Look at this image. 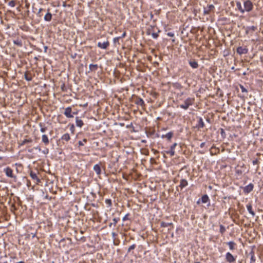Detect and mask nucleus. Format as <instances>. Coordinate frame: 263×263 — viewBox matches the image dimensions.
<instances>
[{
  "mask_svg": "<svg viewBox=\"0 0 263 263\" xmlns=\"http://www.w3.org/2000/svg\"><path fill=\"white\" fill-rule=\"evenodd\" d=\"M195 99L194 98H187L184 101L183 103L180 105V107L186 110L189 108V106L192 105L194 103Z\"/></svg>",
  "mask_w": 263,
  "mask_h": 263,
  "instance_id": "f257e3e1",
  "label": "nucleus"
},
{
  "mask_svg": "<svg viewBox=\"0 0 263 263\" xmlns=\"http://www.w3.org/2000/svg\"><path fill=\"white\" fill-rule=\"evenodd\" d=\"M245 12H250L253 8V4L250 0H247L244 2L243 3Z\"/></svg>",
  "mask_w": 263,
  "mask_h": 263,
  "instance_id": "f03ea898",
  "label": "nucleus"
},
{
  "mask_svg": "<svg viewBox=\"0 0 263 263\" xmlns=\"http://www.w3.org/2000/svg\"><path fill=\"white\" fill-rule=\"evenodd\" d=\"M226 260L229 263H233L236 261V257H234L230 252H227L226 254Z\"/></svg>",
  "mask_w": 263,
  "mask_h": 263,
  "instance_id": "7ed1b4c3",
  "label": "nucleus"
},
{
  "mask_svg": "<svg viewBox=\"0 0 263 263\" xmlns=\"http://www.w3.org/2000/svg\"><path fill=\"white\" fill-rule=\"evenodd\" d=\"M254 188V184L252 183H250L248 185L245 186L243 189V191L245 194H247L250 193L253 191Z\"/></svg>",
  "mask_w": 263,
  "mask_h": 263,
  "instance_id": "20e7f679",
  "label": "nucleus"
},
{
  "mask_svg": "<svg viewBox=\"0 0 263 263\" xmlns=\"http://www.w3.org/2000/svg\"><path fill=\"white\" fill-rule=\"evenodd\" d=\"M134 103L137 105H139V106H145V102L144 101H143V100L140 98L138 96H136L135 99H134Z\"/></svg>",
  "mask_w": 263,
  "mask_h": 263,
  "instance_id": "39448f33",
  "label": "nucleus"
},
{
  "mask_svg": "<svg viewBox=\"0 0 263 263\" xmlns=\"http://www.w3.org/2000/svg\"><path fill=\"white\" fill-rule=\"evenodd\" d=\"M4 172L5 173L7 177H10V178H14V176L13 174V170L9 167H7L6 168H4Z\"/></svg>",
  "mask_w": 263,
  "mask_h": 263,
  "instance_id": "423d86ee",
  "label": "nucleus"
},
{
  "mask_svg": "<svg viewBox=\"0 0 263 263\" xmlns=\"http://www.w3.org/2000/svg\"><path fill=\"white\" fill-rule=\"evenodd\" d=\"M109 45V43L108 41H106V42H104L103 43H101L100 42H98L97 44V46L99 48L106 49L107 48V47Z\"/></svg>",
  "mask_w": 263,
  "mask_h": 263,
  "instance_id": "0eeeda50",
  "label": "nucleus"
},
{
  "mask_svg": "<svg viewBox=\"0 0 263 263\" xmlns=\"http://www.w3.org/2000/svg\"><path fill=\"white\" fill-rule=\"evenodd\" d=\"M177 145V143H174L170 147V149L168 151H165V153L167 154H170L171 156H173L175 155V148L176 146Z\"/></svg>",
  "mask_w": 263,
  "mask_h": 263,
  "instance_id": "6e6552de",
  "label": "nucleus"
},
{
  "mask_svg": "<svg viewBox=\"0 0 263 263\" xmlns=\"http://www.w3.org/2000/svg\"><path fill=\"white\" fill-rule=\"evenodd\" d=\"M236 51L239 55H241L247 53L248 52V49L240 46L237 48Z\"/></svg>",
  "mask_w": 263,
  "mask_h": 263,
  "instance_id": "1a4fd4ad",
  "label": "nucleus"
},
{
  "mask_svg": "<svg viewBox=\"0 0 263 263\" xmlns=\"http://www.w3.org/2000/svg\"><path fill=\"white\" fill-rule=\"evenodd\" d=\"M197 119H198V121L197 124L196 125V127L198 129L203 128L204 127V123L202 118L198 117H197Z\"/></svg>",
  "mask_w": 263,
  "mask_h": 263,
  "instance_id": "9d476101",
  "label": "nucleus"
},
{
  "mask_svg": "<svg viewBox=\"0 0 263 263\" xmlns=\"http://www.w3.org/2000/svg\"><path fill=\"white\" fill-rule=\"evenodd\" d=\"M173 135H174L173 132H170L167 133L165 135H162L161 136V137L162 139L166 138L168 141H170L171 139L172 138Z\"/></svg>",
  "mask_w": 263,
  "mask_h": 263,
  "instance_id": "9b49d317",
  "label": "nucleus"
},
{
  "mask_svg": "<svg viewBox=\"0 0 263 263\" xmlns=\"http://www.w3.org/2000/svg\"><path fill=\"white\" fill-rule=\"evenodd\" d=\"M214 9V6L213 5H209L208 6V8H204L203 13L204 14H209L211 11H213Z\"/></svg>",
  "mask_w": 263,
  "mask_h": 263,
  "instance_id": "f8f14e48",
  "label": "nucleus"
},
{
  "mask_svg": "<svg viewBox=\"0 0 263 263\" xmlns=\"http://www.w3.org/2000/svg\"><path fill=\"white\" fill-rule=\"evenodd\" d=\"M188 185V182L186 179H182L180 180V184L179 187H180L181 190L186 187Z\"/></svg>",
  "mask_w": 263,
  "mask_h": 263,
  "instance_id": "ddd939ff",
  "label": "nucleus"
},
{
  "mask_svg": "<svg viewBox=\"0 0 263 263\" xmlns=\"http://www.w3.org/2000/svg\"><path fill=\"white\" fill-rule=\"evenodd\" d=\"M42 141L45 145H48L49 143V140L48 136L44 134L42 136Z\"/></svg>",
  "mask_w": 263,
  "mask_h": 263,
  "instance_id": "4468645a",
  "label": "nucleus"
},
{
  "mask_svg": "<svg viewBox=\"0 0 263 263\" xmlns=\"http://www.w3.org/2000/svg\"><path fill=\"white\" fill-rule=\"evenodd\" d=\"M189 65L192 67L193 68L195 69L197 68L198 67V64L197 62H196L195 60H190L189 62Z\"/></svg>",
  "mask_w": 263,
  "mask_h": 263,
  "instance_id": "2eb2a0df",
  "label": "nucleus"
},
{
  "mask_svg": "<svg viewBox=\"0 0 263 263\" xmlns=\"http://www.w3.org/2000/svg\"><path fill=\"white\" fill-rule=\"evenodd\" d=\"M249 255L251 256L250 258V263H255L256 258L255 257V253L254 251L252 250L249 253Z\"/></svg>",
  "mask_w": 263,
  "mask_h": 263,
  "instance_id": "dca6fc26",
  "label": "nucleus"
},
{
  "mask_svg": "<svg viewBox=\"0 0 263 263\" xmlns=\"http://www.w3.org/2000/svg\"><path fill=\"white\" fill-rule=\"evenodd\" d=\"M247 210L250 214L254 217L255 215V212L252 210V206L251 203H249L246 205Z\"/></svg>",
  "mask_w": 263,
  "mask_h": 263,
  "instance_id": "f3484780",
  "label": "nucleus"
},
{
  "mask_svg": "<svg viewBox=\"0 0 263 263\" xmlns=\"http://www.w3.org/2000/svg\"><path fill=\"white\" fill-rule=\"evenodd\" d=\"M227 244L229 246L230 250H234L236 246V243L232 241L227 242Z\"/></svg>",
  "mask_w": 263,
  "mask_h": 263,
  "instance_id": "a211bd4d",
  "label": "nucleus"
},
{
  "mask_svg": "<svg viewBox=\"0 0 263 263\" xmlns=\"http://www.w3.org/2000/svg\"><path fill=\"white\" fill-rule=\"evenodd\" d=\"M256 29V27L252 26H249L247 27L246 28V33L248 34L250 32L253 33L255 30Z\"/></svg>",
  "mask_w": 263,
  "mask_h": 263,
  "instance_id": "6ab92c4d",
  "label": "nucleus"
},
{
  "mask_svg": "<svg viewBox=\"0 0 263 263\" xmlns=\"http://www.w3.org/2000/svg\"><path fill=\"white\" fill-rule=\"evenodd\" d=\"M93 170L97 175H100L101 173V167L99 164H95L93 166Z\"/></svg>",
  "mask_w": 263,
  "mask_h": 263,
  "instance_id": "aec40b11",
  "label": "nucleus"
},
{
  "mask_svg": "<svg viewBox=\"0 0 263 263\" xmlns=\"http://www.w3.org/2000/svg\"><path fill=\"white\" fill-rule=\"evenodd\" d=\"M52 14L50 12H48L44 16V20L47 22H49L52 19Z\"/></svg>",
  "mask_w": 263,
  "mask_h": 263,
  "instance_id": "412c9836",
  "label": "nucleus"
},
{
  "mask_svg": "<svg viewBox=\"0 0 263 263\" xmlns=\"http://www.w3.org/2000/svg\"><path fill=\"white\" fill-rule=\"evenodd\" d=\"M236 5L237 8L239 11H240L241 13H243L245 12V10H243V9L242 8L241 3L240 2L237 1L236 2Z\"/></svg>",
  "mask_w": 263,
  "mask_h": 263,
  "instance_id": "4be33fe9",
  "label": "nucleus"
},
{
  "mask_svg": "<svg viewBox=\"0 0 263 263\" xmlns=\"http://www.w3.org/2000/svg\"><path fill=\"white\" fill-rule=\"evenodd\" d=\"M39 126L40 127V131L42 133H45L47 129V126H46L45 124L43 123H40Z\"/></svg>",
  "mask_w": 263,
  "mask_h": 263,
  "instance_id": "5701e85b",
  "label": "nucleus"
},
{
  "mask_svg": "<svg viewBox=\"0 0 263 263\" xmlns=\"http://www.w3.org/2000/svg\"><path fill=\"white\" fill-rule=\"evenodd\" d=\"M30 176L32 179L36 181V183H39L40 181V179L38 178V177L35 173L31 172L30 173Z\"/></svg>",
  "mask_w": 263,
  "mask_h": 263,
  "instance_id": "b1692460",
  "label": "nucleus"
},
{
  "mask_svg": "<svg viewBox=\"0 0 263 263\" xmlns=\"http://www.w3.org/2000/svg\"><path fill=\"white\" fill-rule=\"evenodd\" d=\"M201 200L202 203H205L208 202H210V199L206 194L203 195L201 197Z\"/></svg>",
  "mask_w": 263,
  "mask_h": 263,
  "instance_id": "393cba45",
  "label": "nucleus"
},
{
  "mask_svg": "<svg viewBox=\"0 0 263 263\" xmlns=\"http://www.w3.org/2000/svg\"><path fill=\"white\" fill-rule=\"evenodd\" d=\"M89 68L90 71H96L98 68V66L97 64H90L89 66Z\"/></svg>",
  "mask_w": 263,
  "mask_h": 263,
  "instance_id": "a878e982",
  "label": "nucleus"
},
{
  "mask_svg": "<svg viewBox=\"0 0 263 263\" xmlns=\"http://www.w3.org/2000/svg\"><path fill=\"white\" fill-rule=\"evenodd\" d=\"M76 125L78 127H81L83 125V121L81 119H79L78 117H77L76 119Z\"/></svg>",
  "mask_w": 263,
  "mask_h": 263,
  "instance_id": "bb28decb",
  "label": "nucleus"
},
{
  "mask_svg": "<svg viewBox=\"0 0 263 263\" xmlns=\"http://www.w3.org/2000/svg\"><path fill=\"white\" fill-rule=\"evenodd\" d=\"M13 43L19 47H22L23 45L22 41L20 39H17L16 40H13Z\"/></svg>",
  "mask_w": 263,
  "mask_h": 263,
  "instance_id": "cd10ccee",
  "label": "nucleus"
},
{
  "mask_svg": "<svg viewBox=\"0 0 263 263\" xmlns=\"http://www.w3.org/2000/svg\"><path fill=\"white\" fill-rule=\"evenodd\" d=\"M160 226L161 227L165 228V227H167L168 226H173V223H172V222H165L162 221L161 222Z\"/></svg>",
  "mask_w": 263,
  "mask_h": 263,
  "instance_id": "c85d7f7f",
  "label": "nucleus"
},
{
  "mask_svg": "<svg viewBox=\"0 0 263 263\" xmlns=\"http://www.w3.org/2000/svg\"><path fill=\"white\" fill-rule=\"evenodd\" d=\"M113 222H111L109 224L108 226L111 228L112 227V225H114V226H115L117 224V223L120 220V218L119 217H118V218H114L113 219Z\"/></svg>",
  "mask_w": 263,
  "mask_h": 263,
  "instance_id": "c756f323",
  "label": "nucleus"
},
{
  "mask_svg": "<svg viewBox=\"0 0 263 263\" xmlns=\"http://www.w3.org/2000/svg\"><path fill=\"white\" fill-rule=\"evenodd\" d=\"M72 110L71 108L70 107H67V118L73 117V115L71 114Z\"/></svg>",
  "mask_w": 263,
  "mask_h": 263,
  "instance_id": "7c9ffc66",
  "label": "nucleus"
},
{
  "mask_svg": "<svg viewBox=\"0 0 263 263\" xmlns=\"http://www.w3.org/2000/svg\"><path fill=\"white\" fill-rule=\"evenodd\" d=\"M32 142V140L30 139H25L24 140H23L20 143V145L21 146H23V145H24L25 144H26V143H31Z\"/></svg>",
  "mask_w": 263,
  "mask_h": 263,
  "instance_id": "2f4dec72",
  "label": "nucleus"
},
{
  "mask_svg": "<svg viewBox=\"0 0 263 263\" xmlns=\"http://www.w3.org/2000/svg\"><path fill=\"white\" fill-rule=\"evenodd\" d=\"M24 76H25V79L28 81H30L32 79V76H31V74H28L27 73H25Z\"/></svg>",
  "mask_w": 263,
  "mask_h": 263,
  "instance_id": "473e14b6",
  "label": "nucleus"
},
{
  "mask_svg": "<svg viewBox=\"0 0 263 263\" xmlns=\"http://www.w3.org/2000/svg\"><path fill=\"white\" fill-rule=\"evenodd\" d=\"M105 202L107 204V208H109L112 205V201L110 199H106L105 200Z\"/></svg>",
  "mask_w": 263,
  "mask_h": 263,
  "instance_id": "72a5a7b5",
  "label": "nucleus"
},
{
  "mask_svg": "<svg viewBox=\"0 0 263 263\" xmlns=\"http://www.w3.org/2000/svg\"><path fill=\"white\" fill-rule=\"evenodd\" d=\"M226 230L225 227L223 225L220 224V230H219L220 233L221 234H223L226 232Z\"/></svg>",
  "mask_w": 263,
  "mask_h": 263,
  "instance_id": "f704fd0d",
  "label": "nucleus"
},
{
  "mask_svg": "<svg viewBox=\"0 0 263 263\" xmlns=\"http://www.w3.org/2000/svg\"><path fill=\"white\" fill-rule=\"evenodd\" d=\"M8 5L11 7H14L15 6V2L14 1H11L8 3Z\"/></svg>",
  "mask_w": 263,
  "mask_h": 263,
  "instance_id": "c9c22d12",
  "label": "nucleus"
},
{
  "mask_svg": "<svg viewBox=\"0 0 263 263\" xmlns=\"http://www.w3.org/2000/svg\"><path fill=\"white\" fill-rule=\"evenodd\" d=\"M87 142V140L86 139H84L83 141H79V145L80 146H83L84 145V143H86Z\"/></svg>",
  "mask_w": 263,
  "mask_h": 263,
  "instance_id": "e433bc0d",
  "label": "nucleus"
},
{
  "mask_svg": "<svg viewBox=\"0 0 263 263\" xmlns=\"http://www.w3.org/2000/svg\"><path fill=\"white\" fill-rule=\"evenodd\" d=\"M75 130V127L73 124H71L70 127V130L72 134H74Z\"/></svg>",
  "mask_w": 263,
  "mask_h": 263,
  "instance_id": "4c0bfd02",
  "label": "nucleus"
},
{
  "mask_svg": "<svg viewBox=\"0 0 263 263\" xmlns=\"http://www.w3.org/2000/svg\"><path fill=\"white\" fill-rule=\"evenodd\" d=\"M136 247V246L135 244H133L130 246L128 249V252H129L131 250L135 249Z\"/></svg>",
  "mask_w": 263,
  "mask_h": 263,
  "instance_id": "58836bf2",
  "label": "nucleus"
},
{
  "mask_svg": "<svg viewBox=\"0 0 263 263\" xmlns=\"http://www.w3.org/2000/svg\"><path fill=\"white\" fill-rule=\"evenodd\" d=\"M152 36L153 37V39H156L158 38L159 35L157 33H155V32H153L152 33Z\"/></svg>",
  "mask_w": 263,
  "mask_h": 263,
  "instance_id": "ea45409f",
  "label": "nucleus"
},
{
  "mask_svg": "<svg viewBox=\"0 0 263 263\" xmlns=\"http://www.w3.org/2000/svg\"><path fill=\"white\" fill-rule=\"evenodd\" d=\"M240 88L242 92H247L248 90L245 88V87L241 85H240Z\"/></svg>",
  "mask_w": 263,
  "mask_h": 263,
  "instance_id": "a19ab883",
  "label": "nucleus"
},
{
  "mask_svg": "<svg viewBox=\"0 0 263 263\" xmlns=\"http://www.w3.org/2000/svg\"><path fill=\"white\" fill-rule=\"evenodd\" d=\"M252 163L254 165H258L259 164V160L257 158L255 159V160H253Z\"/></svg>",
  "mask_w": 263,
  "mask_h": 263,
  "instance_id": "79ce46f5",
  "label": "nucleus"
},
{
  "mask_svg": "<svg viewBox=\"0 0 263 263\" xmlns=\"http://www.w3.org/2000/svg\"><path fill=\"white\" fill-rule=\"evenodd\" d=\"M129 215V213L126 214L123 218L122 220L123 221H126L128 219V216Z\"/></svg>",
  "mask_w": 263,
  "mask_h": 263,
  "instance_id": "37998d69",
  "label": "nucleus"
},
{
  "mask_svg": "<svg viewBox=\"0 0 263 263\" xmlns=\"http://www.w3.org/2000/svg\"><path fill=\"white\" fill-rule=\"evenodd\" d=\"M167 35L168 36H170V37H174V33L172 32H168L167 33Z\"/></svg>",
  "mask_w": 263,
  "mask_h": 263,
  "instance_id": "c03bdc74",
  "label": "nucleus"
},
{
  "mask_svg": "<svg viewBox=\"0 0 263 263\" xmlns=\"http://www.w3.org/2000/svg\"><path fill=\"white\" fill-rule=\"evenodd\" d=\"M120 39V37H117L114 39V42L116 43V42H118L119 40Z\"/></svg>",
  "mask_w": 263,
  "mask_h": 263,
  "instance_id": "a18cd8bd",
  "label": "nucleus"
},
{
  "mask_svg": "<svg viewBox=\"0 0 263 263\" xmlns=\"http://www.w3.org/2000/svg\"><path fill=\"white\" fill-rule=\"evenodd\" d=\"M43 153L44 154H47L49 153V150L48 148H45L44 151H43Z\"/></svg>",
  "mask_w": 263,
  "mask_h": 263,
  "instance_id": "49530a36",
  "label": "nucleus"
},
{
  "mask_svg": "<svg viewBox=\"0 0 263 263\" xmlns=\"http://www.w3.org/2000/svg\"><path fill=\"white\" fill-rule=\"evenodd\" d=\"M66 7H67V11H70L71 10V7L69 4H67Z\"/></svg>",
  "mask_w": 263,
  "mask_h": 263,
  "instance_id": "de8ad7c7",
  "label": "nucleus"
},
{
  "mask_svg": "<svg viewBox=\"0 0 263 263\" xmlns=\"http://www.w3.org/2000/svg\"><path fill=\"white\" fill-rule=\"evenodd\" d=\"M126 32H124L122 34V35L121 36H119V37H120V39L121 38H123L126 36Z\"/></svg>",
  "mask_w": 263,
  "mask_h": 263,
  "instance_id": "09e8293b",
  "label": "nucleus"
},
{
  "mask_svg": "<svg viewBox=\"0 0 263 263\" xmlns=\"http://www.w3.org/2000/svg\"><path fill=\"white\" fill-rule=\"evenodd\" d=\"M205 144V142H202V143L200 144V147L201 148H203V147L204 146Z\"/></svg>",
  "mask_w": 263,
  "mask_h": 263,
  "instance_id": "8fccbe9b",
  "label": "nucleus"
},
{
  "mask_svg": "<svg viewBox=\"0 0 263 263\" xmlns=\"http://www.w3.org/2000/svg\"><path fill=\"white\" fill-rule=\"evenodd\" d=\"M220 130H221L220 133H221V135H222L223 134H225V132H224V130L222 128H221Z\"/></svg>",
  "mask_w": 263,
  "mask_h": 263,
  "instance_id": "3c124183",
  "label": "nucleus"
},
{
  "mask_svg": "<svg viewBox=\"0 0 263 263\" xmlns=\"http://www.w3.org/2000/svg\"><path fill=\"white\" fill-rule=\"evenodd\" d=\"M111 235L113 237H115L116 236V234L115 232H112Z\"/></svg>",
  "mask_w": 263,
  "mask_h": 263,
  "instance_id": "603ef678",
  "label": "nucleus"
},
{
  "mask_svg": "<svg viewBox=\"0 0 263 263\" xmlns=\"http://www.w3.org/2000/svg\"><path fill=\"white\" fill-rule=\"evenodd\" d=\"M35 149H37L39 151H40L41 150L40 147H39V146H37V147H35Z\"/></svg>",
  "mask_w": 263,
  "mask_h": 263,
  "instance_id": "864d4df0",
  "label": "nucleus"
},
{
  "mask_svg": "<svg viewBox=\"0 0 263 263\" xmlns=\"http://www.w3.org/2000/svg\"><path fill=\"white\" fill-rule=\"evenodd\" d=\"M62 138V139H66V134L63 135Z\"/></svg>",
  "mask_w": 263,
  "mask_h": 263,
  "instance_id": "5fc2aeb1",
  "label": "nucleus"
},
{
  "mask_svg": "<svg viewBox=\"0 0 263 263\" xmlns=\"http://www.w3.org/2000/svg\"><path fill=\"white\" fill-rule=\"evenodd\" d=\"M70 139V137H69V136L68 134H67V138H66V139H67V141Z\"/></svg>",
  "mask_w": 263,
  "mask_h": 263,
  "instance_id": "6e6d98bb",
  "label": "nucleus"
},
{
  "mask_svg": "<svg viewBox=\"0 0 263 263\" xmlns=\"http://www.w3.org/2000/svg\"><path fill=\"white\" fill-rule=\"evenodd\" d=\"M32 238H34L35 236V234L31 233Z\"/></svg>",
  "mask_w": 263,
  "mask_h": 263,
  "instance_id": "4d7b16f0",
  "label": "nucleus"
},
{
  "mask_svg": "<svg viewBox=\"0 0 263 263\" xmlns=\"http://www.w3.org/2000/svg\"><path fill=\"white\" fill-rule=\"evenodd\" d=\"M206 120L208 122H210V119L209 118H207Z\"/></svg>",
  "mask_w": 263,
  "mask_h": 263,
  "instance_id": "13d9d810",
  "label": "nucleus"
},
{
  "mask_svg": "<svg viewBox=\"0 0 263 263\" xmlns=\"http://www.w3.org/2000/svg\"><path fill=\"white\" fill-rule=\"evenodd\" d=\"M72 114H77V112L74 111H73V112H72Z\"/></svg>",
  "mask_w": 263,
  "mask_h": 263,
  "instance_id": "bf43d9fd",
  "label": "nucleus"
},
{
  "mask_svg": "<svg viewBox=\"0 0 263 263\" xmlns=\"http://www.w3.org/2000/svg\"><path fill=\"white\" fill-rule=\"evenodd\" d=\"M63 6H66V3L64 2H63Z\"/></svg>",
  "mask_w": 263,
  "mask_h": 263,
  "instance_id": "052dcab7",
  "label": "nucleus"
},
{
  "mask_svg": "<svg viewBox=\"0 0 263 263\" xmlns=\"http://www.w3.org/2000/svg\"><path fill=\"white\" fill-rule=\"evenodd\" d=\"M69 195H70V196H71V195H72V192H71V191H69Z\"/></svg>",
  "mask_w": 263,
  "mask_h": 263,
  "instance_id": "680f3d73",
  "label": "nucleus"
},
{
  "mask_svg": "<svg viewBox=\"0 0 263 263\" xmlns=\"http://www.w3.org/2000/svg\"><path fill=\"white\" fill-rule=\"evenodd\" d=\"M197 204H199L200 203V199H199V200L197 202Z\"/></svg>",
  "mask_w": 263,
  "mask_h": 263,
  "instance_id": "e2e57ef3",
  "label": "nucleus"
},
{
  "mask_svg": "<svg viewBox=\"0 0 263 263\" xmlns=\"http://www.w3.org/2000/svg\"><path fill=\"white\" fill-rule=\"evenodd\" d=\"M67 240H69L70 241H71V239H69V238L67 237Z\"/></svg>",
  "mask_w": 263,
  "mask_h": 263,
  "instance_id": "0e129e2a",
  "label": "nucleus"
},
{
  "mask_svg": "<svg viewBox=\"0 0 263 263\" xmlns=\"http://www.w3.org/2000/svg\"><path fill=\"white\" fill-rule=\"evenodd\" d=\"M64 86H65V84H63V86L62 87V89H63V88L64 87Z\"/></svg>",
  "mask_w": 263,
  "mask_h": 263,
  "instance_id": "69168bd1",
  "label": "nucleus"
},
{
  "mask_svg": "<svg viewBox=\"0 0 263 263\" xmlns=\"http://www.w3.org/2000/svg\"><path fill=\"white\" fill-rule=\"evenodd\" d=\"M64 114L65 115H66V110H65V111H64Z\"/></svg>",
  "mask_w": 263,
  "mask_h": 263,
  "instance_id": "338daca9",
  "label": "nucleus"
},
{
  "mask_svg": "<svg viewBox=\"0 0 263 263\" xmlns=\"http://www.w3.org/2000/svg\"><path fill=\"white\" fill-rule=\"evenodd\" d=\"M195 263H200V262L199 261H197V262H195Z\"/></svg>",
  "mask_w": 263,
  "mask_h": 263,
  "instance_id": "774afa93",
  "label": "nucleus"
}]
</instances>
